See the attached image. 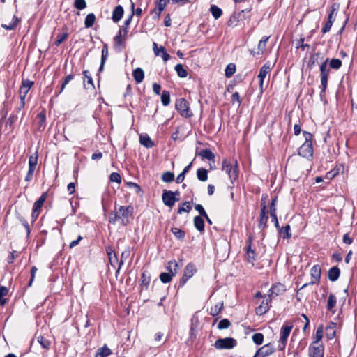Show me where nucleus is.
Returning a JSON list of instances; mask_svg holds the SVG:
<instances>
[{"label":"nucleus","mask_w":357,"mask_h":357,"mask_svg":"<svg viewBox=\"0 0 357 357\" xmlns=\"http://www.w3.org/2000/svg\"><path fill=\"white\" fill-rule=\"evenodd\" d=\"M134 214V207L131 205L123 206H117L115 205L114 213L109 217V224L115 225L116 221L120 220L121 225L127 226L130 219H132Z\"/></svg>","instance_id":"f257e3e1"},{"label":"nucleus","mask_w":357,"mask_h":357,"mask_svg":"<svg viewBox=\"0 0 357 357\" xmlns=\"http://www.w3.org/2000/svg\"><path fill=\"white\" fill-rule=\"evenodd\" d=\"M303 135L305 137V142L298 149V155L307 160H311L314 153L312 145L313 135L307 131H303Z\"/></svg>","instance_id":"f03ea898"},{"label":"nucleus","mask_w":357,"mask_h":357,"mask_svg":"<svg viewBox=\"0 0 357 357\" xmlns=\"http://www.w3.org/2000/svg\"><path fill=\"white\" fill-rule=\"evenodd\" d=\"M222 170L225 171L228 174L232 183L234 181L238 180L239 168L236 160H234V164H231L227 159H223L222 162Z\"/></svg>","instance_id":"7ed1b4c3"},{"label":"nucleus","mask_w":357,"mask_h":357,"mask_svg":"<svg viewBox=\"0 0 357 357\" xmlns=\"http://www.w3.org/2000/svg\"><path fill=\"white\" fill-rule=\"evenodd\" d=\"M329 59L327 58L321 65H320V77H321V91H320V97L324 96L326 90L328 86V79L329 74L331 73V68L328 66V62Z\"/></svg>","instance_id":"20e7f679"},{"label":"nucleus","mask_w":357,"mask_h":357,"mask_svg":"<svg viewBox=\"0 0 357 357\" xmlns=\"http://www.w3.org/2000/svg\"><path fill=\"white\" fill-rule=\"evenodd\" d=\"M268 199V195L266 194H263L261 199V212L259 215V218L258 220V227L261 230H264L268 227V211L267 210V206L266 205V200Z\"/></svg>","instance_id":"39448f33"},{"label":"nucleus","mask_w":357,"mask_h":357,"mask_svg":"<svg viewBox=\"0 0 357 357\" xmlns=\"http://www.w3.org/2000/svg\"><path fill=\"white\" fill-rule=\"evenodd\" d=\"M175 107L183 117L190 118L193 115L190 111L189 102L184 98L176 100Z\"/></svg>","instance_id":"423d86ee"},{"label":"nucleus","mask_w":357,"mask_h":357,"mask_svg":"<svg viewBox=\"0 0 357 357\" xmlns=\"http://www.w3.org/2000/svg\"><path fill=\"white\" fill-rule=\"evenodd\" d=\"M237 345V341L233 337L218 338L213 346L217 349H231Z\"/></svg>","instance_id":"0eeeda50"},{"label":"nucleus","mask_w":357,"mask_h":357,"mask_svg":"<svg viewBox=\"0 0 357 357\" xmlns=\"http://www.w3.org/2000/svg\"><path fill=\"white\" fill-rule=\"evenodd\" d=\"M197 272L195 265L191 262L188 263L184 268L183 275L179 282V287H182Z\"/></svg>","instance_id":"6e6552de"},{"label":"nucleus","mask_w":357,"mask_h":357,"mask_svg":"<svg viewBox=\"0 0 357 357\" xmlns=\"http://www.w3.org/2000/svg\"><path fill=\"white\" fill-rule=\"evenodd\" d=\"M321 271L320 266L318 264L314 265L311 268V270H310V275H311L312 280L310 282L304 284L301 287V289L305 288L308 285H312V284L319 283L320 278H321Z\"/></svg>","instance_id":"1a4fd4ad"},{"label":"nucleus","mask_w":357,"mask_h":357,"mask_svg":"<svg viewBox=\"0 0 357 357\" xmlns=\"http://www.w3.org/2000/svg\"><path fill=\"white\" fill-rule=\"evenodd\" d=\"M126 36L118 31L114 38V49L116 52H122L126 47Z\"/></svg>","instance_id":"9d476101"},{"label":"nucleus","mask_w":357,"mask_h":357,"mask_svg":"<svg viewBox=\"0 0 357 357\" xmlns=\"http://www.w3.org/2000/svg\"><path fill=\"white\" fill-rule=\"evenodd\" d=\"M252 236L251 235L249 236L247 240V245L245 247V254L247 261L252 265H254V263L256 261L257 254L255 250L252 248Z\"/></svg>","instance_id":"9b49d317"},{"label":"nucleus","mask_w":357,"mask_h":357,"mask_svg":"<svg viewBox=\"0 0 357 357\" xmlns=\"http://www.w3.org/2000/svg\"><path fill=\"white\" fill-rule=\"evenodd\" d=\"M162 200L166 206L172 208L175 204V203L179 200V198L174 197L173 196L172 191L163 190L162 194Z\"/></svg>","instance_id":"f8f14e48"},{"label":"nucleus","mask_w":357,"mask_h":357,"mask_svg":"<svg viewBox=\"0 0 357 357\" xmlns=\"http://www.w3.org/2000/svg\"><path fill=\"white\" fill-rule=\"evenodd\" d=\"M271 67L269 62L266 63L262 66V67L260 68L259 73L258 75V79L259 81V89L261 90V92H263L264 89V81L266 77V76L271 73Z\"/></svg>","instance_id":"ddd939ff"},{"label":"nucleus","mask_w":357,"mask_h":357,"mask_svg":"<svg viewBox=\"0 0 357 357\" xmlns=\"http://www.w3.org/2000/svg\"><path fill=\"white\" fill-rule=\"evenodd\" d=\"M34 82L33 81H30L29 79L22 80V85L20 88V99H26V96L30 90V89L33 86Z\"/></svg>","instance_id":"4468645a"},{"label":"nucleus","mask_w":357,"mask_h":357,"mask_svg":"<svg viewBox=\"0 0 357 357\" xmlns=\"http://www.w3.org/2000/svg\"><path fill=\"white\" fill-rule=\"evenodd\" d=\"M308 350L309 357H324V347L322 344H310Z\"/></svg>","instance_id":"2eb2a0df"},{"label":"nucleus","mask_w":357,"mask_h":357,"mask_svg":"<svg viewBox=\"0 0 357 357\" xmlns=\"http://www.w3.org/2000/svg\"><path fill=\"white\" fill-rule=\"evenodd\" d=\"M293 328V324L286 321L281 328L280 337L282 342H287L288 337Z\"/></svg>","instance_id":"dca6fc26"},{"label":"nucleus","mask_w":357,"mask_h":357,"mask_svg":"<svg viewBox=\"0 0 357 357\" xmlns=\"http://www.w3.org/2000/svg\"><path fill=\"white\" fill-rule=\"evenodd\" d=\"M105 250L110 265L113 268H116V265L119 263L116 253L112 246H107Z\"/></svg>","instance_id":"f3484780"},{"label":"nucleus","mask_w":357,"mask_h":357,"mask_svg":"<svg viewBox=\"0 0 357 357\" xmlns=\"http://www.w3.org/2000/svg\"><path fill=\"white\" fill-rule=\"evenodd\" d=\"M286 291L284 284L282 283H277L272 286L268 291L269 297H275L280 294H283Z\"/></svg>","instance_id":"a211bd4d"},{"label":"nucleus","mask_w":357,"mask_h":357,"mask_svg":"<svg viewBox=\"0 0 357 357\" xmlns=\"http://www.w3.org/2000/svg\"><path fill=\"white\" fill-rule=\"evenodd\" d=\"M167 0H158L156 1L155 8L151 11V14H155L154 18H159L161 13L165 10L168 3Z\"/></svg>","instance_id":"6ab92c4d"},{"label":"nucleus","mask_w":357,"mask_h":357,"mask_svg":"<svg viewBox=\"0 0 357 357\" xmlns=\"http://www.w3.org/2000/svg\"><path fill=\"white\" fill-rule=\"evenodd\" d=\"M153 51L155 56H160L164 61H167L170 59V55L167 52L165 48L163 46L158 47L156 43H153Z\"/></svg>","instance_id":"aec40b11"},{"label":"nucleus","mask_w":357,"mask_h":357,"mask_svg":"<svg viewBox=\"0 0 357 357\" xmlns=\"http://www.w3.org/2000/svg\"><path fill=\"white\" fill-rule=\"evenodd\" d=\"M108 56H109L108 45L107 43H103L102 53H101V61H100V67L98 69V73L97 75H98L100 73H101L104 70L105 64L107 60Z\"/></svg>","instance_id":"412c9836"},{"label":"nucleus","mask_w":357,"mask_h":357,"mask_svg":"<svg viewBox=\"0 0 357 357\" xmlns=\"http://www.w3.org/2000/svg\"><path fill=\"white\" fill-rule=\"evenodd\" d=\"M257 351L261 356L266 357L273 354L275 351V349L272 344L268 343L261 347Z\"/></svg>","instance_id":"4be33fe9"},{"label":"nucleus","mask_w":357,"mask_h":357,"mask_svg":"<svg viewBox=\"0 0 357 357\" xmlns=\"http://www.w3.org/2000/svg\"><path fill=\"white\" fill-rule=\"evenodd\" d=\"M123 13L124 10L123 6L121 5L116 6L112 12V19L113 22L115 23L119 22L123 17Z\"/></svg>","instance_id":"5701e85b"},{"label":"nucleus","mask_w":357,"mask_h":357,"mask_svg":"<svg viewBox=\"0 0 357 357\" xmlns=\"http://www.w3.org/2000/svg\"><path fill=\"white\" fill-rule=\"evenodd\" d=\"M270 301H271V299H269V300L266 299V300L262 301L261 305H259L255 309V312L257 315H263V314H266L269 310L270 306L268 305V303Z\"/></svg>","instance_id":"b1692460"},{"label":"nucleus","mask_w":357,"mask_h":357,"mask_svg":"<svg viewBox=\"0 0 357 357\" xmlns=\"http://www.w3.org/2000/svg\"><path fill=\"white\" fill-rule=\"evenodd\" d=\"M340 275V269L337 266H333L328 270V277L331 282H335Z\"/></svg>","instance_id":"393cba45"},{"label":"nucleus","mask_w":357,"mask_h":357,"mask_svg":"<svg viewBox=\"0 0 357 357\" xmlns=\"http://www.w3.org/2000/svg\"><path fill=\"white\" fill-rule=\"evenodd\" d=\"M337 303L336 296L333 294H330L327 301L326 309L328 311H330L333 314L335 312L334 310L335 306Z\"/></svg>","instance_id":"a878e982"},{"label":"nucleus","mask_w":357,"mask_h":357,"mask_svg":"<svg viewBox=\"0 0 357 357\" xmlns=\"http://www.w3.org/2000/svg\"><path fill=\"white\" fill-rule=\"evenodd\" d=\"M47 197V192H43L40 197L34 202L33 209L40 211Z\"/></svg>","instance_id":"bb28decb"},{"label":"nucleus","mask_w":357,"mask_h":357,"mask_svg":"<svg viewBox=\"0 0 357 357\" xmlns=\"http://www.w3.org/2000/svg\"><path fill=\"white\" fill-rule=\"evenodd\" d=\"M195 227L200 232L204 231L205 224L203 218L199 215L195 216L193 220Z\"/></svg>","instance_id":"cd10ccee"},{"label":"nucleus","mask_w":357,"mask_h":357,"mask_svg":"<svg viewBox=\"0 0 357 357\" xmlns=\"http://www.w3.org/2000/svg\"><path fill=\"white\" fill-rule=\"evenodd\" d=\"M139 142L146 148H152L154 146L153 142L147 134L139 136Z\"/></svg>","instance_id":"c85d7f7f"},{"label":"nucleus","mask_w":357,"mask_h":357,"mask_svg":"<svg viewBox=\"0 0 357 357\" xmlns=\"http://www.w3.org/2000/svg\"><path fill=\"white\" fill-rule=\"evenodd\" d=\"M278 231L283 239H289L291 237V227L289 225H287L285 227H280Z\"/></svg>","instance_id":"c756f323"},{"label":"nucleus","mask_w":357,"mask_h":357,"mask_svg":"<svg viewBox=\"0 0 357 357\" xmlns=\"http://www.w3.org/2000/svg\"><path fill=\"white\" fill-rule=\"evenodd\" d=\"M198 154L202 159L215 160V154L209 149H202Z\"/></svg>","instance_id":"7c9ffc66"},{"label":"nucleus","mask_w":357,"mask_h":357,"mask_svg":"<svg viewBox=\"0 0 357 357\" xmlns=\"http://www.w3.org/2000/svg\"><path fill=\"white\" fill-rule=\"evenodd\" d=\"M133 77L137 84L141 83L144 78V70L141 68H137L132 72Z\"/></svg>","instance_id":"2f4dec72"},{"label":"nucleus","mask_w":357,"mask_h":357,"mask_svg":"<svg viewBox=\"0 0 357 357\" xmlns=\"http://www.w3.org/2000/svg\"><path fill=\"white\" fill-rule=\"evenodd\" d=\"M269 36H264L261 40L259 42L257 45V54H263L266 51V43L269 40Z\"/></svg>","instance_id":"473e14b6"},{"label":"nucleus","mask_w":357,"mask_h":357,"mask_svg":"<svg viewBox=\"0 0 357 357\" xmlns=\"http://www.w3.org/2000/svg\"><path fill=\"white\" fill-rule=\"evenodd\" d=\"M335 328H336V324L331 322L330 326H328L326 328V337L328 340H332L335 336Z\"/></svg>","instance_id":"72a5a7b5"},{"label":"nucleus","mask_w":357,"mask_h":357,"mask_svg":"<svg viewBox=\"0 0 357 357\" xmlns=\"http://www.w3.org/2000/svg\"><path fill=\"white\" fill-rule=\"evenodd\" d=\"M37 118L38 119V129L39 131H43L45 128V120H46L45 113L40 112L37 115Z\"/></svg>","instance_id":"f704fd0d"},{"label":"nucleus","mask_w":357,"mask_h":357,"mask_svg":"<svg viewBox=\"0 0 357 357\" xmlns=\"http://www.w3.org/2000/svg\"><path fill=\"white\" fill-rule=\"evenodd\" d=\"M19 22V18L16 15H13L12 22L8 24H1V27L5 29L6 30H14L17 26Z\"/></svg>","instance_id":"c9c22d12"},{"label":"nucleus","mask_w":357,"mask_h":357,"mask_svg":"<svg viewBox=\"0 0 357 357\" xmlns=\"http://www.w3.org/2000/svg\"><path fill=\"white\" fill-rule=\"evenodd\" d=\"M223 307V302L218 303L211 307L209 314L213 317H216L222 310Z\"/></svg>","instance_id":"e433bc0d"},{"label":"nucleus","mask_w":357,"mask_h":357,"mask_svg":"<svg viewBox=\"0 0 357 357\" xmlns=\"http://www.w3.org/2000/svg\"><path fill=\"white\" fill-rule=\"evenodd\" d=\"M208 170L205 168H199L197 170V177L199 181L204 182L208 180Z\"/></svg>","instance_id":"4c0bfd02"},{"label":"nucleus","mask_w":357,"mask_h":357,"mask_svg":"<svg viewBox=\"0 0 357 357\" xmlns=\"http://www.w3.org/2000/svg\"><path fill=\"white\" fill-rule=\"evenodd\" d=\"M192 209L190 202L185 201L183 202L177 209V214H181L183 212L189 213Z\"/></svg>","instance_id":"58836bf2"},{"label":"nucleus","mask_w":357,"mask_h":357,"mask_svg":"<svg viewBox=\"0 0 357 357\" xmlns=\"http://www.w3.org/2000/svg\"><path fill=\"white\" fill-rule=\"evenodd\" d=\"M323 331H324V327L323 326H320L317 328V331L315 333L314 339V340L312 342L311 344L317 345L319 342L321 340L323 337Z\"/></svg>","instance_id":"ea45409f"},{"label":"nucleus","mask_w":357,"mask_h":357,"mask_svg":"<svg viewBox=\"0 0 357 357\" xmlns=\"http://www.w3.org/2000/svg\"><path fill=\"white\" fill-rule=\"evenodd\" d=\"M150 282H151L150 275L149 274L147 271H144L142 273L141 284L144 285L146 287V289H147Z\"/></svg>","instance_id":"a19ab883"},{"label":"nucleus","mask_w":357,"mask_h":357,"mask_svg":"<svg viewBox=\"0 0 357 357\" xmlns=\"http://www.w3.org/2000/svg\"><path fill=\"white\" fill-rule=\"evenodd\" d=\"M96 21V15L93 13L88 14L84 20V26L86 28L91 27Z\"/></svg>","instance_id":"79ce46f5"},{"label":"nucleus","mask_w":357,"mask_h":357,"mask_svg":"<svg viewBox=\"0 0 357 357\" xmlns=\"http://www.w3.org/2000/svg\"><path fill=\"white\" fill-rule=\"evenodd\" d=\"M210 11L213 15V17L217 20L221 17L222 15V10L216 5H211L210 8Z\"/></svg>","instance_id":"37998d69"},{"label":"nucleus","mask_w":357,"mask_h":357,"mask_svg":"<svg viewBox=\"0 0 357 357\" xmlns=\"http://www.w3.org/2000/svg\"><path fill=\"white\" fill-rule=\"evenodd\" d=\"M174 69L179 77L184 78L188 76V72L183 68L182 64L178 63V64L176 65Z\"/></svg>","instance_id":"c03bdc74"},{"label":"nucleus","mask_w":357,"mask_h":357,"mask_svg":"<svg viewBox=\"0 0 357 357\" xmlns=\"http://www.w3.org/2000/svg\"><path fill=\"white\" fill-rule=\"evenodd\" d=\"M172 232L174 235V236L180 241H183L185 236V233L184 231L177 228L173 227L171 229Z\"/></svg>","instance_id":"a18cd8bd"},{"label":"nucleus","mask_w":357,"mask_h":357,"mask_svg":"<svg viewBox=\"0 0 357 357\" xmlns=\"http://www.w3.org/2000/svg\"><path fill=\"white\" fill-rule=\"evenodd\" d=\"M170 93L168 91L163 90L161 93V102L164 106H168L170 103Z\"/></svg>","instance_id":"49530a36"},{"label":"nucleus","mask_w":357,"mask_h":357,"mask_svg":"<svg viewBox=\"0 0 357 357\" xmlns=\"http://www.w3.org/2000/svg\"><path fill=\"white\" fill-rule=\"evenodd\" d=\"M161 179L163 182L171 183L174 180V174L172 172H165L162 174Z\"/></svg>","instance_id":"de8ad7c7"},{"label":"nucleus","mask_w":357,"mask_h":357,"mask_svg":"<svg viewBox=\"0 0 357 357\" xmlns=\"http://www.w3.org/2000/svg\"><path fill=\"white\" fill-rule=\"evenodd\" d=\"M225 77H231L236 72V65L234 63H229L225 68Z\"/></svg>","instance_id":"09e8293b"},{"label":"nucleus","mask_w":357,"mask_h":357,"mask_svg":"<svg viewBox=\"0 0 357 357\" xmlns=\"http://www.w3.org/2000/svg\"><path fill=\"white\" fill-rule=\"evenodd\" d=\"M17 218L26 229V236L29 237L31 233V229L28 222L20 214L17 215Z\"/></svg>","instance_id":"8fccbe9b"},{"label":"nucleus","mask_w":357,"mask_h":357,"mask_svg":"<svg viewBox=\"0 0 357 357\" xmlns=\"http://www.w3.org/2000/svg\"><path fill=\"white\" fill-rule=\"evenodd\" d=\"M342 66V61L339 59H332L329 61V67L330 68H333L335 70H338Z\"/></svg>","instance_id":"3c124183"},{"label":"nucleus","mask_w":357,"mask_h":357,"mask_svg":"<svg viewBox=\"0 0 357 357\" xmlns=\"http://www.w3.org/2000/svg\"><path fill=\"white\" fill-rule=\"evenodd\" d=\"M132 19V16H129L128 18L124 21L122 29H120L119 31H121V33H123L125 36H127L128 33V26L131 23Z\"/></svg>","instance_id":"603ef678"},{"label":"nucleus","mask_w":357,"mask_h":357,"mask_svg":"<svg viewBox=\"0 0 357 357\" xmlns=\"http://www.w3.org/2000/svg\"><path fill=\"white\" fill-rule=\"evenodd\" d=\"M8 292V289L6 287H0V304L2 306H3L7 303V300L6 298H3V297L7 295Z\"/></svg>","instance_id":"864d4df0"},{"label":"nucleus","mask_w":357,"mask_h":357,"mask_svg":"<svg viewBox=\"0 0 357 357\" xmlns=\"http://www.w3.org/2000/svg\"><path fill=\"white\" fill-rule=\"evenodd\" d=\"M252 341L257 345H261L264 341V335L261 333H255L252 337Z\"/></svg>","instance_id":"5fc2aeb1"},{"label":"nucleus","mask_w":357,"mask_h":357,"mask_svg":"<svg viewBox=\"0 0 357 357\" xmlns=\"http://www.w3.org/2000/svg\"><path fill=\"white\" fill-rule=\"evenodd\" d=\"M174 275L169 273H161L160 275V280L162 283H169L172 281Z\"/></svg>","instance_id":"6e6d98bb"},{"label":"nucleus","mask_w":357,"mask_h":357,"mask_svg":"<svg viewBox=\"0 0 357 357\" xmlns=\"http://www.w3.org/2000/svg\"><path fill=\"white\" fill-rule=\"evenodd\" d=\"M38 162V153H35V155H31L29 158V168L36 169Z\"/></svg>","instance_id":"4d7b16f0"},{"label":"nucleus","mask_w":357,"mask_h":357,"mask_svg":"<svg viewBox=\"0 0 357 357\" xmlns=\"http://www.w3.org/2000/svg\"><path fill=\"white\" fill-rule=\"evenodd\" d=\"M68 37V33L67 32L59 34L56 36V39L54 41V45L56 46L60 45L63 41H65Z\"/></svg>","instance_id":"13d9d810"},{"label":"nucleus","mask_w":357,"mask_h":357,"mask_svg":"<svg viewBox=\"0 0 357 357\" xmlns=\"http://www.w3.org/2000/svg\"><path fill=\"white\" fill-rule=\"evenodd\" d=\"M97 353L102 356V357H107L112 354L111 349L105 344L102 347L98 349Z\"/></svg>","instance_id":"bf43d9fd"},{"label":"nucleus","mask_w":357,"mask_h":357,"mask_svg":"<svg viewBox=\"0 0 357 357\" xmlns=\"http://www.w3.org/2000/svg\"><path fill=\"white\" fill-rule=\"evenodd\" d=\"M231 326V322L228 319H223L220 321L218 324V328L219 330L228 328Z\"/></svg>","instance_id":"052dcab7"},{"label":"nucleus","mask_w":357,"mask_h":357,"mask_svg":"<svg viewBox=\"0 0 357 357\" xmlns=\"http://www.w3.org/2000/svg\"><path fill=\"white\" fill-rule=\"evenodd\" d=\"M38 342L40 343V344L42 346L44 349H49L50 347V341L47 339L43 337V336H39L38 337Z\"/></svg>","instance_id":"680f3d73"},{"label":"nucleus","mask_w":357,"mask_h":357,"mask_svg":"<svg viewBox=\"0 0 357 357\" xmlns=\"http://www.w3.org/2000/svg\"><path fill=\"white\" fill-rule=\"evenodd\" d=\"M277 201H278V197L274 196V197L272 198L271 202L269 204V213H276Z\"/></svg>","instance_id":"e2e57ef3"},{"label":"nucleus","mask_w":357,"mask_h":357,"mask_svg":"<svg viewBox=\"0 0 357 357\" xmlns=\"http://www.w3.org/2000/svg\"><path fill=\"white\" fill-rule=\"evenodd\" d=\"M82 73H83L84 78L86 79L87 84L91 86V89H94L95 86L93 84V79H92L91 76L90 75L89 71L88 70H85L83 71Z\"/></svg>","instance_id":"0e129e2a"},{"label":"nucleus","mask_w":357,"mask_h":357,"mask_svg":"<svg viewBox=\"0 0 357 357\" xmlns=\"http://www.w3.org/2000/svg\"><path fill=\"white\" fill-rule=\"evenodd\" d=\"M74 78L73 74H70L67 75L65 78L63 82H62L61 87L60 91H59L58 94L61 93L63 90L65 89L66 86L69 83L70 81H71Z\"/></svg>","instance_id":"69168bd1"},{"label":"nucleus","mask_w":357,"mask_h":357,"mask_svg":"<svg viewBox=\"0 0 357 357\" xmlns=\"http://www.w3.org/2000/svg\"><path fill=\"white\" fill-rule=\"evenodd\" d=\"M74 7L77 10H83L86 7V2L85 0H75Z\"/></svg>","instance_id":"338daca9"},{"label":"nucleus","mask_w":357,"mask_h":357,"mask_svg":"<svg viewBox=\"0 0 357 357\" xmlns=\"http://www.w3.org/2000/svg\"><path fill=\"white\" fill-rule=\"evenodd\" d=\"M109 180L112 182L120 183L121 182V178L119 173L112 172L109 176Z\"/></svg>","instance_id":"774afa93"}]
</instances>
